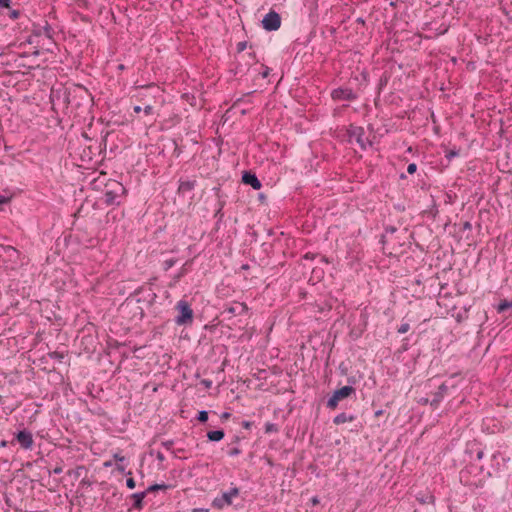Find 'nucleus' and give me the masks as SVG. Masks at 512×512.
Wrapping results in <instances>:
<instances>
[{
    "label": "nucleus",
    "mask_w": 512,
    "mask_h": 512,
    "mask_svg": "<svg viewBox=\"0 0 512 512\" xmlns=\"http://www.w3.org/2000/svg\"><path fill=\"white\" fill-rule=\"evenodd\" d=\"M243 100V98H238L234 104H233V107H236L241 101Z\"/></svg>",
    "instance_id": "obj_52"
},
{
    "label": "nucleus",
    "mask_w": 512,
    "mask_h": 512,
    "mask_svg": "<svg viewBox=\"0 0 512 512\" xmlns=\"http://www.w3.org/2000/svg\"><path fill=\"white\" fill-rule=\"evenodd\" d=\"M250 62L247 61V63L242 64L240 61H238L236 65V74H244L247 70H249Z\"/></svg>",
    "instance_id": "obj_18"
},
{
    "label": "nucleus",
    "mask_w": 512,
    "mask_h": 512,
    "mask_svg": "<svg viewBox=\"0 0 512 512\" xmlns=\"http://www.w3.org/2000/svg\"><path fill=\"white\" fill-rule=\"evenodd\" d=\"M176 308L179 311V314L175 318V323L177 325H185L193 320V310L190 307L189 303L185 300H180L176 304Z\"/></svg>",
    "instance_id": "obj_5"
},
{
    "label": "nucleus",
    "mask_w": 512,
    "mask_h": 512,
    "mask_svg": "<svg viewBox=\"0 0 512 512\" xmlns=\"http://www.w3.org/2000/svg\"><path fill=\"white\" fill-rule=\"evenodd\" d=\"M246 113H247V111H246V110H242V111H241V114H242V115H245Z\"/></svg>",
    "instance_id": "obj_59"
},
{
    "label": "nucleus",
    "mask_w": 512,
    "mask_h": 512,
    "mask_svg": "<svg viewBox=\"0 0 512 512\" xmlns=\"http://www.w3.org/2000/svg\"><path fill=\"white\" fill-rule=\"evenodd\" d=\"M48 356L51 358V359H54V360H57L59 362H62V360L64 359L65 357V354L63 352H59V351H53V352H50L48 354Z\"/></svg>",
    "instance_id": "obj_19"
},
{
    "label": "nucleus",
    "mask_w": 512,
    "mask_h": 512,
    "mask_svg": "<svg viewBox=\"0 0 512 512\" xmlns=\"http://www.w3.org/2000/svg\"><path fill=\"white\" fill-rule=\"evenodd\" d=\"M174 445V441L173 440H167V441H164L162 442V446L166 449V450H171L172 447Z\"/></svg>",
    "instance_id": "obj_30"
},
{
    "label": "nucleus",
    "mask_w": 512,
    "mask_h": 512,
    "mask_svg": "<svg viewBox=\"0 0 512 512\" xmlns=\"http://www.w3.org/2000/svg\"><path fill=\"white\" fill-rule=\"evenodd\" d=\"M11 4V0H0V12H2L4 9H10Z\"/></svg>",
    "instance_id": "obj_25"
},
{
    "label": "nucleus",
    "mask_w": 512,
    "mask_h": 512,
    "mask_svg": "<svg viewBox=\"0 0 512 512\" xmlns=\"http://www.w3.org/2000/svg\"><path fill=\"white\" fill-rule=\"evenodd\" d=\"M311 502H312L313 505H317V504H319V499L317 497H313L311 499Z\"/></svg>",
    "instance_id": "obj_48"
},
{
    "label": "nucleus",
    "mask_w": 512,
    "mask_h": 512,
    "mask_svg": "<svg viewBox=\"0 0 512 512\" xmlns=\"http://www.w3.org/2000/svg\"><path fill=\"white\" fill-rule=\"evenodd\" d=\"M177 262V259L175 258H170V259H167L163 262V269L165 271H168L170 268H172Z\"/></svg>",
    "instance_id": "obj_21"
},
{
    "label": "nucleus",
    "mask_w": 512,
    "mask_h": 512,
    "mask_svg": "<svg viewBox=\"0 0 512 512\" xmlns=\"http://www.w3.org/2000/svg\"><path fill=\"white\" fill-rule=\"evenodd\" d=\"M156 458L159 461H164L165 460V457H164L163 453H161V452H157Z\"/></svg>",
    "instance_id": "obj_45"
},
{
    "label": "nucleus",
    "mask_w": 512,
    "mask_h": 512,
    "mask_svg": "<svg viewBox=\"0 0 512 512\" xmlns=\"http://www.w3.org/2000/svg\"><path fill=\"white\" fill-rule=\"evenodd\" d=\"M119 69H120V70H123V69H124V65L120 64V65H119Z\"/></svg>",
    "instance_id": "obj_58"
},
{
    "label": "nucleus",
    "mask_w": 512,
    "mask_h": 512,
    "mask_svg": "<svg viewBox=\"0 0 512 512\" xmlns=\"http://www.w3.org/2000/svg\"><path fill=\"white\" fill-rule=\"evenodd\" d=\"M247 306L244 303L235 302L232 305L226 307L223 311L225 314H229L230 316L242 315L247 311Z\"/></svg>",
    "instance_id": "obj_10"
},
{
    "label": "nucleus",
    "mask_w": 512,
    "mask_h": 512,
    "mask_svg": "<svg viewBox=\"0 0 512 512\" xmlns=\"http://www.w3.org/2000/svg\"><path fill=\"white\" fill-rule=\"evenodd\" d=\"M171 486L168 485V484H165V483H161V484H152L150 485L146 490V494L148 493H153V492H156V491H159V490H162V491H165L167 489H169Z\"/></svg>",
    "instance_id": "obj_16"
},
{
    "label": "nucleus",
    "mask_w": 512,
    "mask_h": 512,
    "mask_svg": "<svg viewBox=\"0 0 512 512\" xmlns=\"http://www.w3.org/2000/svg\"><path fill=\"white\" fill-rule=\"evenodd\" d=\"M10 198L5 196V195H2L0 194V207L3 205V204H7L9 202Z\"/></svg>",
    "instance_id": "obj_34"
},
{
    "label": "nucleus",
    "mask_w": 512,
    "mask_h": 512,
    "mask_svg": "<svg viewBox=\"0 0 512 512\" xmlns=\"http://www.w3.org/2000/svg\"><path fill=\"white\" fill-rule=\"evenodd\" d=\"M248 268H249V266L247 264L242 266V269H248Z\"/></svg>",
    "instance_id": "obj_57"
},
{
    "label": "nucleus",
    "mask_w": 512,
    "mask_h": 512,
    "mask_svg": "<svg viewBox=\"0 0 512 512\" xmlns=\"http://www.w3.org/2000/svg\"><path fill=\"white\" fill-rule=\"evenodd\" d=\"M349 142L355 141L362 150L372 146V142L365 136V130L361 126L350 125L347 129Z\"/></svg>",
    "instance_id": "obj_2"
},
{
    "label": "nucleus",
    "mask_w": 512,
    "mask_h": 512,
    "mask_svg": "<svg viewBox=\"0 0 512 512\" xmlns=\"http://www.w3.org/2000/svg\"><path fill=\"white\" fill-rule=\"evenodd\" d=\"M472 228V225L470 222L466 221L464 224H463V230H470Z\"/></svg>",
    "instance_id": "obj_44"
},
{
    "label": "nucleus",
    "mask_w": 512,
    "mask_h": 512,
    "mask_svg": "<svg viewBox=\"0 0 512 512\" xmlns=\"http://www.w3.org/2000/svg\"><path fill=\"white\" fill-rule=\"evenodd\" d=\"M417 170V165L415 163H410L408 166H407V172L409 174H414Z\"/></svg>",
    "instance_id": "obj_31"
},
{
    "label": "nucleus",
    "mask_w": 512,
    "mask_h": 512,
    "mask_svg": "<svg viewBox=\"0 0 512 512\" xmlns=\"http://www.w3.org/2000/svg\"><path fill=\"white\" fill-rule=\"evenodd\" d=\"M422 503H431L434 501V497L432 495L427 496V498L419 499Z\"/></svg>",
    "instance_id": "obj_35"
},
{
    "label": "nucleus",
    "mask_w": 512,
    "mask_h": 512,
    "mask_svg": "<svg viewBox=\"0 0 512 512\" xmlns=\"http://www.w3.org/2000/svg\"><path fill=\"white\" fill-rule=\"evenodd\" d=\"M239 494L240 490L238 487H231L228 491L222 492L221 495L215 497L212 501V506L222 510L227 506L233 505L234 498L238 497Z\"/></svg>",
    "instance_id": "obj_3"
},
{
    "label": "nucleus",
    "mask_w": 512,
    "mask_h": 512,
    "mask_svg": "<svg viewBox=\"0 0 512 512\" xmlns=\"http://www.w3.org/2000/svg\"><path fill=\"white\" fill-rule=\"evenodd\" d=\"M117 471H119L120 473H125L126 475H131L132 472L131 471H128L126 472L125 471V466L121 465V464H117V467H116Z\"/></svg>",
    "instance_id": "obj_32"
},
{
    "label": "nucleus",
    "mask_w": 512,
    "mask_h": 512,
    "mask_svg": "<svg viewBox=\"0 0 512 512\" xmlns=\"http://www.w3.org/2000/svg\"><path fill=\"white\" fill-rule=\"evenodd\" d=\"M242 426H243V428H245V429H250V428H251V426H252V422H250V421H243V422H242Z\"/></svg>",
    "instance_id": "obj_39"
},
{
    "label": "nucleus",
    "mask_w": 512,
    "mask_h": 512,
    "mask_svg": "<svg viewBox=\"0 0 512 512\" xmlns=\"http://www.w3.org/2000/svg\"><path fill=\"white\" fill-rule=\"evenodd\" d=\"M409 329H410V325H409V323H402V324L398 327L397 332H398L399 334H405V333H407V332L409 331Z\"/></svg>",
    "instance_id": "obj_24"
},
{
    "label": "nucleus",
    "mask_w": 512,
    "mask_h": 512,
    "mask_svg": "<svg viewBox=\"0 0 512 512\" xmlns=\"http://www.w3.org/2000/svg\"><path fill=\"white\" fill-rule=\"evenodd\" d=\"M355 420H356V416L354 414H347L345 412H342L333 418V423L335 425H341L346 422H353Z\"/></svg>",
    "instance_id": "obj_14"
},
{
    "label": "nucleus",
    "mask_w": 512,
    "mask_h": 512,
    "mask_svg": "<svg viewBox=\"0 0 512 512\" xmlns=\"http://www.w3.org/2000/svg\"><path fill=\"white\" fill-rule=\"evenodd\" d=\"M262 26L266 31H276L281 26V17L274 11L270 10L262 19Z\"/></svg>",
    "instance_id": "obj_6"
},
{
    "label": "nucleus",
    "mask_w": 512,
    "mask_h": 512,
    "mask_svg": "<svg viewBox=\"0 0 512 512\" xmlns=\"http://www.w3.org/2000/svg\"><path fill=\"white\" fill-rule=\"evenodd\" d=\"M331 98L334 101H354L357 99V94L347 87H338L331 92Z\"/></svg>",
    "instance_id": "obj_7"
},
{
    "label": "nucleus",
    "mask_w": 512,
    "mask_h": 512,
    "mask_svg": "<svg viewBox=\"0 0 512 512\" xmlns=\"http://www.w3.org/2000/svg\"><path fill=\"white\" fill-rule=\"evenodd\" d=\"M7 10H8V16H9L10 19L16 20V19L19 18V16H20V11L19 10L12 9L11 7H10V9H7Z\"/></svg>",
    "instance_id": "obj_22"
},
{
    "label": "nucleus",
    "mask_w": 512,
    "mask_h": 512,
    "mask_svg": "<svg viewBox=\"0 0 512 512\" xmlns=\"http://www.w3.org/2000/svg\"><path fill=\"white\" fill-rule=\"evenodd\" d=\"M197 420L204 423L208 420V412L205 410H202L197 415Z\"/></svg>",
    "instance_id": "obj_23"
},
{
    "label": "nucleus",
    "mask_w": 512,
    "mask_h": 512,
    "mask_svg": "<svg viewBox=\"0 0 512 512\" xmlns=\"http://www.w3.org/2000/svg\"><path fill=\"white\" fill-rule=\"evenodd\" d=\"M126 486L129 489H134L136 487V482L132 477L127 478L126 480Z\"/></svg>",
    "instance_id": "obj_29"
},
{
    "label": "nucleus",
    "mask_w": 512,
    "mask_h": 512,
    "mask_svg": "<svg viewBox=\"0 0 512 512\" xmlns=\"http://www.w3.org/2000/svg\"><path fill=\"white\" fill-rule=\"evenodd\" d=\"M305 258H307V259H308V258H311V255L306 254V255H305Z\"/></svg>",
    "instance_id": "obj_60"
},
{
    "label": "nucleus",
    "mask_w": 512,
    "mask_h": 512,
    "mask_svg": "<svg viewBox=\"0 0 512 512\" xmlns=\"http://www.w3.org/2000/svg\"><path fill=\"white\" fill-rule=\"evenodd\" d=\"M63 472V468L61 466H56L54 469H53V473L54 474H61Z\"/></svg>",
    "instance_id": "obj_42"
},
{
    "label": "nucleus",
    "mask_w": 512,
    "mask_h": 512,
    "mask_svg": "<svg viewBox=\"0 0 512 512\" xmlns=\"http://www.w3.org/2000/svg\"><path fill=\"white\" fill-rule=\"evenodd\" d=\"M229 416H230V413H228V412H225V413H223V415H222V417H223V418H228Z\"/></svg>",
    "instance_id": "obj_54"
},
{
    "label": "nucleus",
    "mask_w": 512,
    "mask_h": 512,
    "mask_svg": "<svg viewBox=\"0 0 512 512\" xmlns=\"http://www.w3.org/2000/svg\"><path fill=\"white\" fill-rule=\"evenodd\" d=\"M484 457V451L483 450H478L477 451V454H476V459L477 460H481L482 458Z\"/></svg>",
    "instance_id": "obj_40"
},
{
    "label": "nucleus",
    "mask_w": 512,
    "mask_h": 512,
    "mask_svg": "<svg viewBox=\"0 0 512 512\" xmlns=\"http://www.w3.org/2000/svg\"><path fill=\"white\" fill-rule=\"evenodd\" d=\"M147 496L145 491L133 493L130 497L133 500V509L142 510L144 506V498Z\"/></svg>",
    "instance_id": "obj_12"
},
{
    "label": "nucleus",
    "mask_w": 512,
    "mask_h": 512,
    "mask_svg": "<svg viewBox=\"0 0 512 512\" xmlns=\"http://www.w3.org/2000/svg\"><path fill=\"white\" fill-rule=\"evenodd\" d=\"M125 194V187L121 183L113 181L106 185V190L103 195V202L107 206H119Z\"/></svg>",
    "instance_id": "obj_1"
},
{
    "label": "nucleus",
    "mask_w": 512,
    "mask_h": 512,
    "mask_svg": "<svg viewBox=\"0 0 512 512\" xmlns=\"http://www.w3.org/2000/svg\"><path fill=\"white\" fill-rule=\"evenodd\" d=\"M201 383L206 387V388H210L211 385H212V381L211 380H208V379H203L201 381Z\"/></svg>",
    "instance_id": "obj_37"
},
{
    "label": "nucleus",
    "mask_w": 512,
    "mask_h": 512,
    "mask_svg": "<svg viewBox=\"0 0 512 512\" xmlns=\"http://www.w3.org/2000/svg\"><path fill=\"white\" fill-rule=\"evenodd\" d=\"M239 441H240V437L235 436V437L233 438L232 443H236V444H237V443H239Z\"/></svg>",
    "instance_id": "obj_53"
},
{
    "label": "nucleus",
    "mask_w": 512,
    "mask_h": 512,
    "mask_svg": "<svg viewBox=\"0 0 512 512\" xmlns=\"http://www.w3.org/2000/svg\"><path fill=\"white\" fill-rule=\"evenodd\" d=\"M356 390L354 387L347 385L343 386L340 389H337L333 392V394L327 400V408L334 410L337 408L339 401L350 397L351 395H355Z\"/></svg>",
    "instance_id": "obj_4"
},
{
    "label": "nucleus",
    "mask_w": 512,
    "mask_h": 512,
    "mask_svg": "<svg viewBox=\"0 0 512 512\" xmlns=\"http://www.w3.org/2000/svg\"><path fill=\"white\" fill-rule=\"evenodd\" d=\"M192 512H208V510L203 508H194Z\"/></svg>",
    "instance_id": "obj_47"
},
{
    "label": "nucleus",
    "mask_w": 512,
    "mask_h": 512,
    "mask_svg": "<svg viewBox=\"0 0 512 512\" xmlns=\"http://www.w3.org/2000/svg\"><path fill=\"white\" fill-rule=\"evenodd\" d=\"M242 181L244 184L250 185L255 190H258L262 187V184L257 176L254 173L248 171L243 173Z\"/></svg>",
    "instance_id": "obj_11"
},
{
    "label": "nucleus",
    "mask_w": 512,
    "mask_h": 512,
    "mask_svg": "<svg viewBox=\"0 0 512 512\" xmlns=\"http://www.w3.org/2000/svg\"><path fill=\"white\" fill-rule=\"evenodd\" d=\"M43 31H44V34L51 38V31H52V28L50 27V25L46 24L44 27H43Z\"/></svg>",
    "instance_id": "obj_33"
},
{
    "label": "nucleus",
    "mask_w": 512,
    "mask_h": 512,
    "mask_svg": "<svg viewBox=\"0 0 512 512\" xmlns=\"http://www.w3.org/2000/svg\"><path fill=\"white\" fill-rule=\"evenodd\" d=\"M143 111L146 115H150L153 112V107L151 105H147L144 107Z\"/></svg>",
    "instance_id": "obj_36"
},
{
    "label": "nucleus",
    "mask_w": 512,
    "mask_h": 512,
    "mask_svg": "<svg viewBox=\"0 0 512 512\" xmlns=\"http://www.w3.org/2000/svg\"><path fill=\"white\" fill-rule=\"evenodd\" d=\"M184 274H185V270L182 269L181 271H179V274L176 276V279H180Z\"/></svg>",
    "instance_id": "obj_49"
},
{
    "label": "nucleus",
    "mask_w": 512,
    "mask_h": 512,
    "mask_svg": "<svg viewBox=\"0 0 512 512\" xmlns=\"http://www.w3.org/2000/svg\"><path fill=\"white\" fill-rule=\"evenodd\" d=\"M196 186L195 180H180L178 193L185 194L187 192H191Z\"/></svg>",
    "instance_id": "obj_13"
},
{
    "label": "nucleus",
    "mask_w": 512,
    "mask_h": 512,
    "mask_svg": "<svg viewBox=\"0 0 512 512\" xmlns=\"http://www.w3.org/2000/svg\"><path fill=\"white\" fill-rule=\"evenodd\" d=\"M262 68H263V70L261 72H259V75H261L262 78L268 77V75L270 74V71H271L270 68L267 66H264V65H262Z\"/></svg>",
    "instance_id": "obj_28"
},
{
    "label": "nucleus",
    "mask_w": 512,
    "mask_h": 512,
    "mask_svg": "<svg viewBox=\"0 0 512 512\" xmlns=\"http://www.w3.org/2000/svg\"><path fill=\"white\" fill-rule=\"evenodd\" d=\"M430 401H431V400H430L429 398H421V399L419 400V403H421V404H427V403H429V404H430Z\"/></svg>",
    "instance_id": "obj_46"
},
{
    "label": "nucleus",
    "mask_w": 512,
    "mask_h": 512,
    "mask_svg": "<svg viewBox=\"0 0 512 512\" xmlns=\"http://www.w3.org/2000/svg\"><path fill=\"white\" fill-rule=\"evenodd\" d=\"M276 432H278V426L276 424L270 422L265 424V433L270 434Z\"/></svg>",
    "instance_id": "obj_20"
},
{
    "label": "nucleus",
    "mask_w": 512,
    "mask_h": 512,
    "mask_svg": "<svg viewBox=\"0 0 512 512\" xmlns=\"http://www.w3.org/2000/svg\"><path fill=\"white\" fill-rule=\"evenodd\" d=\"M509 309H512V300H503L501 301L497 306V312L498 313H504L508 311Z\"/></svg>",
    "instance_id": "obj_17"
},
{
    "label": "nucleus",
    "mask_w": 512,
    "mask_h": 512,
    "mask_svg": "<svg viewBox=\"0 0 512 512\" xmlns=\"http://www.w3.org/2000/svg\"><path fill=\"white\" fill-rule=\"evenodd\" d=\"M142 111V108L140 106H135L134 107V112L135 113H140Z\"/></svg>",
    "instance_id": "obj_51"
},
{
    "label": "nucleus",
    "mask_w": 512,
    "mask_h": 512,
    "mask_svg": "<svg viewBox=\"0 0 512 512\" xmlns=\"http://www.w3.org/2000/svg\"><path fill=\"white\" fill-rule=\"evenodd\" d=\"M245 56H247L248 59L255 61V53L254 52H249V53H247V55H243L242 57L244 58Z\"/></svg>",
    "instance_id": "obj_41"
},
{
    "label": "nucleus",
    "mask_w": 512,
    "mask_h": 512,
    "mask_svg": "<svg viewBox=\"0 0 512 512\" xmlns=\"http://www.w3.org/2000/svg\"><path fill=\"white\" fill-rule=\"evenodd\" d=\"M16 440L24 449H31L33 446L32 433L26 429L21 430L16 434Z\"/></svg>",
    "instance_id": "obj_8"
},
{
    "label": "nucleus",
    "mask_w": 512,
    "mask_h": 512,
    "mask_svg": "<svg viewBox=\"0 0 512 512\" xmlns=\"http://www.w3.org/2000/svg\"><path fill=\"white\" fill-rule=\"evenodd\" d=\"M382 414V410H378L375 412V416H380Z\"/></svg>",
    "instance_id": "obj_55"
},
{
    "label": "nucleus",
    "mask_w": 512,
    "mask_h": 512,
    "mask_svg": "<svg viewBox=\"0 0 512 512\" xmlns=\"http://www.w3.org/2000/svg\"><path fill=\"white\" fill-rule=\"evenodd\" d=\"M241 454V450L238 447H233L228 451V455L235 457Z\"/></svg>",
    "instance_id": "obj_27"
},
{
    "label": "nucleus",
    "mask_w": 512,
    "mask_h": 512,
    "mask_svg": "<svg viewBox=\"0 0 512 512\" xmlns=\"http://www.w3.org/2000/svg\"><path fill=\"white\" fill-rule=\"evenodd\" d=\"M457 155H458V152H456V151H450V152L446 155V157H447L448 159H451L452 157H455V156H457Z\"/></svg>",
    "instance_id": "obj_43"
},
{
    "label": "nucleus",
    "mask_w": 512,
    "mask_h": 512,
    "mask_svg": "<svg viewBox=\"0 0 512 512\" xmlns=\"http://www.w3.org/2000/svg\"><path fill=\"white\" fill-rule=\"evenodd\" d=\"M248 46L247 41H241L237 44V53H242Z\"/></svg>",
    "instance_id": "obj_26"
},
{
    "label": "nucleus",
    "mask_w": 512,
    "mask_h": 512,
    "mask_svg": "<svg viewBox=\"0 0 512 512\" xmlns=\"http://www.w3.org/2000/svg\"><path fill=\"white\" fill-rule=\"evenodd\" d=\"M114 459L118 462H123L125 460L124 456H121L120 454L116 453L114 454Z\"/></svg>",
    "instance_id": "obj_38"
},
{
    "label": "nucleus",
    "mask_w": 512,
    "mask_h": 512,
    "mask_svg": "<svg viewBox=\"0 0 512 512\" xmlns=\"http://www.w3.org/2000/svg\"><path fill=\"white\" fill-rule=\"evenodd\" d=\"M104 466H105V467H109V466H111V462H105V463H104Z\"/></svg>",
    "instance_id": "obj_56"
},
{
    "label": "nucleus",
    "mask_w": 512,
    "mask_h": 512,
    "mask_svg": "<svg viewBox=\"0 0 512 512\" xmlns=\"http://www.w3.org/2000/svg\"><path fill=\"white\" fill-rule=\"evenodd\" d=\"M447 392H448V386L445 383H442L438 387V390L433 394V397L430 401V405L434 409L438 408L439 404L442 402V400L444 399Z\"/></svg>",
    "instance_id": "obj_9"
},
{
    "label": "nucleus",
    "mask_w": 512,
    "mask_h": 512,
    "mask_svg": "<svg viewBox=\"0 0 512 512\" xmlns=\"http://www.w3.org/2000/svg\"><path fill=\"white\" fill-rule=\"evenodd\" d=\"M224 436H225V433L222 429L209 431L207 433V438L211 442L221 441L224 438Z\"/></svg>",
    "instance_id": "obj_15"
},
{
    "label": "nucleus",
    "mask_w": 512,
    "mask_h": 512,
    "mask_svg": "<svg viewBox=\"0 0 512 512\" xmlns=\"http://www.w3.org/2000/svg\"><path fill=\"white\" fill-rule=\"evenodd\" d=\"M7 445H8V441H6V440H2L0 442V448L6 447Z\"/></svg>",
    "instance_id": "obj_50"
}]
</instances>
